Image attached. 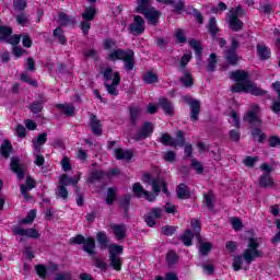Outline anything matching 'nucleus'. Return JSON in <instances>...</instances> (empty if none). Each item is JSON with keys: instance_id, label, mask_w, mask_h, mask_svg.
Here are the masks:
<instances>
[{"instance_id": "17", "label": "nucleus", "mask_w": 280, "mask_h": 280, "mask_svg": "<svg viewBox=\"0 0 280 280\" xmlns=\"http://www.w3.org/2000/svg\"><path fill=\"white\" fill-rule=\"evenodd\" d=\"M230 79L241 84H246V82H250V80H248V72L244 70H236L231 72Z\"/></svg>"}, {"instance_id": "11", "label": "nucleus", "mask_w": 280, "mask_h": 280, "mask_svg": "<svg viewBox=\"0 0 280 280\" xmlns=\"http://www.w3.org/2000/svg\"><path fill=\"white\" fill-rule=\"evenodd\" d=\"M114 237L118 240V242H121V240H126V233H128V226L124 223H110L109 224Z\"/></svg>"}, {"instance_id": "24", "label": "nucleus", "mask_w": 280, "mask_h": 280, "mask_svg": "<svg viewBox=\"0 0 280 280\" xmlns=\"http://www.w3.org/2000/svg\"><path fill=\"white\" fill-rule=\"evenodd\" d=\"M177 198L180 200H187V198H191V190L185 184H179L176 188Z\"/></svg>"}, {"instance_id": "13", "label": "nucleus", "mask_w": 280, "mask_h": 280, "mask_svg": "<svg viewBox=\"0 0 280 280\" xmlns=\"http://www.w3.org/2000/svg\"><path fill=\"white\" fill-rule=\"evenodd\" d=\"M90 127L96 137H102L103 130H102V121L97 118L96 115L91 114L90 115Z\"/></svg>"}, {"instance_id": "9", "label": "nucleus", "mask_w": 280, "mask_h": 280, "mask_svg": "<svg viewBox=\"0 0 280 280\" xmlns=\"http://www.w3.org/2000/svg\"><path fill=\"white\" fill-rule=\"evenodd\" d=\"M88 183H103V185H108L110 183V175L104 171H94L90 174Z\"/></svg>"}, {"instance_id": "58", "label": "nucleus", "mask_w": 280, "mask_h": 280, "mask_svg": "<svg viewBox=\"0 0 280 280\" xmlns=\"http://www.w3.org/2000/svg\"><path fill=\"white\" fill-rule=\"evenodd\" d=\"M162 156L166 163H174L176 161V153L174 151L162 152Z\"/></svg>"}, {"instance_id": "19", "label": "nucleus", "mask_w": 280, "mask_h": 280, "mask_svg": "<svg viewBox=\"0 0 280 280\" xmlns=\"http://www.w3.org/2000/svg\"><path fill=\"white\" fill-rule=\"evenodd\" d=\"M188 105L190 106V119L196 121L200 115V101L191 98L188 101Z\"/></svg>"}, {"instance_id": "63", "label": "nucleus", "mask_w": 280, "mask_h": 280, "mask_svg": "<svg viewBox=\"0 0 280 280\" xmlns=\"http://www.w3.org/2000/svg\"><path fill=\"white\" fill-rule=\"evenodd\" d=\"M205 205L210 209V211H213V192L205 195Z\"/></svg>"}, {"instance_id": "32", "label": "nucleus", "mask_w": 280, "mask_h": 280, "mask_svg": "<svg viewBox=\"0 0 280 280\" xmlns=\"http://www.w3.org/2000/svg\"><path fill=\"white\" fill-rule=\"evenodd\" d=\"M230 27L233 32H240L244 27V22H242L237 16L230 15L229 19Z\"/></svg>"}, {"instance_id": "41", "label": "nucleus", "mask_w": 280, "mask_h": 280, "mask_svg": "<svg viewBox=\"0 0 280 280\" xmlns=\"http://www.w3.org/2000/svg\"><path fill=\"white\" fill-rule=\"evenodd\" d=\"M186 12H187V14H192V16H195L196 21H198V23L200 25H202V23H205V19L202 18V14L196 8L188 7L186 9Z\"/></svg>"}, {"instance_id": "47", "label": "nucleus", "mask_w": 280, "mask_h": 280, "mask_svg": "<svg viewBox=\"0 0 280 280\" xmlns=\"http://www.w3.org/2000/svg\"><path fill=\"white\" fill-rule=\"evenodd\" d=\"M143 80L145 84H156V82H159V75L152 71L145 72L143 74Z\"/></svg>"}, {"instance_id": "61", "label": "nucleus", "mask_w": 280, "mask_h": 280, "mask_svg": "<svg viewBox=\"0 0 280 280\" xmlns=\"http://www.w3.org/2000/svg\"><path fill=\"white\" fill-rule=\"evenodd\" d=\"M175 38H176V43L178 44L187 43V37H185V31L182 28L176 31Z\"/></svg>"}, {"instance_id": "6", "label": "nucleus", "mask_w": 280, "mask_h": 280, "mask_svg": "<svg viewBox=\"0 0 280 280\" xmlns=\"http://www.w3.org/2000/svg\"><path fill=\"white\" fill-rule=\"evenodd\" d=\"M142 183L145 185H151L153 192L159 196L161 191L168 195L170 191H167V185H165V182L161 179V177H153L150 173L143 174L142 176Z\"/></svg>"}, {"instance_id": "14", "label": "nucleus", "mask_w": 280, "mask_h": 280, "mask_svg": "<svg viewBox=\"0 0 280 280\" xmlns=\"http://www.w3.org/2000/svg\"><path fill=\"white\" fill-rule=\"evenodd\" d=\"M142 14L144 15V19H147L150 25H156V23H159V19H161V12L156 10L154 7H152Z\"/></svg>"}, {"instance_id": "42", "label": "nucleus", "mask_w": 280, "mask_h": 280, "mask_svg": "<svg viewBox=\"0 0 280 280\" xmlns=\"http://www.w3.org/2000/svg\"><path fill=\"white\" fill-rule=\"evenodd\" d=\"M180 240L184 246H191V240H194V232H191V230H186L184 234L180 236Z\"/></svg>"}, {"instance_id": "5", "label": "nucleus", "mask_w": 280, "mask_h": 280, "mask_svg": "<svg viewBox=\"0 0 280 280\" xmlns=\"http://www.w3.org/2000/svg\"><path fill=\"white\" fill-rule=\"evenodd\" d=\"M232 93H249L256 97H261L268 93L266 90L257 86L253 81H246L245 83H235L231 88Z\"/></svg>"}, {"instance_id": "40", "label": "nucleus", "mask_w": 280, "mask_h": 280, "mask_svg": "<svg viewBox=\"0 0 280 280\" xmlns=\"http://www.w3.org/2000/svg\"><path fill=\"white\" fill-rule=\"evenodd\" d=\"M78 180L79 179L71 178V177H69V175L63 174V175H61L59 183H60V185H63L65 187L69 186V185H74V189H75V187H78Z\"/></svg>"}, {"instance_id": "37", "label": "nucleus", "mask_w": 280, "mask_h": 280, "mask_svg": "<svg viewBox=\"0 0 280 280\" xmlns=\"http://www.w3.org/2000/svg\"><path fill=\"white\" fill-rule=\"evenodd\" d=\"M52 36L60 43V45H67V37L61 27H57L52 31Z\"/></svg>"}, {"instance_id": "57", "label": "nucleus", "mask_w": 280, "mask_h": 280, "mask_svg": "<svg viewBox=\"0 0 280 280\" xmlns=\"http://www.w3.org/2000/svg\"><path fill=\"white\" fill-rule=\"evenodd\" d=\"M93 264L95 268H98V270H104V272L108 270V264H106L104 260L100 258H93Z\"/></svg>"}, {"instance_id": "20", "label": "nucleus", "mask_w": 280, "mask_h": 280, "mask_svg": "<svg viewBox=\"0 0 280 280\" xmlns=\"http://www.w3.org/2000/svg\"><path fill=\"white\" fill-rule=\"evenodd\" d=\"M271 88L273 89V91H276L277 95H278V100L273 98L272 100V105H271V110L272 113H280V82L276 81L271 84Z\"/></svg>"}, {"instance_id": "34", "label": "nucleus", "mask_w": 280, "mask_h": 280, "mask_svg": "<svg viewBox=\"0 0 280 280\" xmlns=\"http://www.w3.org/2000/svg\"><path fill=\"white\" fill-rule=\"evenodd\" d=\"M217 65H218V55H215V52H212L208 58V65H207L206 71H208V73H213V71H215Z\"/></svg>"}, {"instance_id": "12", "label": "nucleus", "mask_w": 280, "mask_h": 280, "mask_svg": "<svg viewBox=\"0 0 280 280\" xmlns=\"http://www.w3.org/2000/svg\"><path fill=\"white\" fill-rule=\"evenodd\" d=\"M129 110V122L130 126H137V124H139V120L141 119V107H139L138 105H131L128 107Z\"/></svg>"}, {"instance_id": "15", "label": "nucleus", "mask_w": 280, "mask_h": 280, "mask_svg": "<svg viewBox=\"0 0 280 280\" xmlns=\"http://www.w3.org/2000/svg\"><path fill=\"white\" fill-rule=\"evenodd\" d=\"M14 235H21L22 237H32L33 240H38L40 237V234L35 229H22L16 228L14 230Z\"/></svg>"}, {"instance_id": "18", "label": "nucleus", "mask_w": 280, "mask_h": 280, "mask_svg": "<svg viewBox=\"0 0 280 280\" xmlns=\"http://www.w3.org/2000/svg\"><path fill=\"white\" fill-rule=\"evenodd\" d=\"M258 187H260V189L275 187V179L269 174H262L258 177Z\"/></svg>"}, {"instance_id": "29", "label": "nucleus", "mask_w": 280, "mask_h": 280, "mask_svg": "<svg viewBox=\"0 0 280 280\" xmlns=\"http://www.w3.org/2000/svg\"><path fill=\"white\" fill-rule=\"evenodd\" d=\"M47 143V132L37 135V139L33 140V148L35 152H40V147Z\"/></svg>"}, {"instance_id": "53", "label": "nucleus", "mask_w": 280, "mask_h": 280, "mask_svg": "<svg viewBox=\"0 0 280 280\" xmlns=\"http://www.w3.org/2000/svg\"><path fill=\"white\" fill-rule=\"evenodd\" d=\"M119 75V72H114L113 68H106L103 71V78L106 80V82H110V80H115V77Z\"/></svg>"}, {"instance_id": "55", "label": "nucleus", "mask_w": 280, "mask_h": 280, "mask_svg": "<svg viewBox=\"0 0 280 280\" xmlns=\"http://www.w3.org/2000/svg\"><path fill=\"white\" fill-rule=\"evenodd\" d=\"M34 220H36V210H31L26 218L22 219L20 221V224H32V222H34Z\"/></svg>"}, {"instance_id": "22", "label": "nucleus", "mask_w": 280, "mask_h": 280, "mask_svg": "<svg viewBox=\"0 0 280 280\" xmlns=\"http://www.w3.org/2000/svg\"><path fill=\"white\" fill-rule=\"evenodd\" d=\"M121 82V77L115 75V79H113L112 84L104 83V86L110 95H119V91L117 90V86H119V83Z\"/></svg>"}, {"instance_id": "7", "label": "nucleus", "mask_w": 280, "mask_h": 280, "mask_svg": "<svg viewBox=\"0 0 280 280\" xmlns=\"http://www.w3.org/2000/svg\"><path fill=\"white\" fill-rule=\"evenodd\" d=\"M132 36H141L145 32V20L141 15H133V22L128 27Z\"/></svg>"}, {"instance_id": "27", "label": "nucleus", "mask_w": 280, "mask_h": 280, "mask_svg": "<svg viewBox=\"0 0 280 280\" xmlns=\"http://www.w3.org/2000/svg\"><path fill=\"white\" fill-rule=\"evenodd\" d=\"M114 153H115V158L118 161H130L133 156L132 151L130 150L115 149Z\"/></svg>"}, {"instance_id": "16", "label": "nucleus", "mask_w": 280, "mask_h": 280, "mask_svg": "<svg viewBox=\"0 0 280 280\" xmlns=\"http://www.w3.org/2000/svg\"><path fill=\"white\" fill-rule=\"evenodd\" d=\"M57 23L61 25V27H73V25H75V19L65 12H59Z\"/></svg>"}, {"instance_id": "44", "label": "nucleus", "mask_w": 280, "mask_h": 280, "mask_svg": "<svg viewBox=\"0 0 280 280\" xmlns=\"http://www.w3.org/2000/svg\"><path fill=\"white\" fill-rule=\"evenodd\" d=\"M174 148H183L185 145V132L178 130L175 132Z\"/></svg>"}, {"instance_id": "64", "label": "nucleus", "mask_w": 280, "mask_h": 280, "mask_svg": "<svg viewBox=\"0 0 280 280\" xmlns=\"http://www.w3.org/2000/svg\"><path fill=\"white\" fill-rule=\"evenodd\" d=\"M54 280H73L71 272H59L55 275Z\"/></svg>"}, {"instance_id": "45", "label": "nucleus", "mask_w": 280, "mask_h": 280, "mask_svg": "<svg viewBox=\"0 0 280 280\" xmlns=\"http://www.w3.org/2000/svg\"><path fill=\"white\" fill-rule=\"evenodd\" d=\"M0 152L4 159H10V152H12V144L10 141L5 140L1 147H0Z\"/></svg>"}, {"instance_id": "38", "label": "nucleus", "mask_w": 280, "mask_h": 280, "mask_svg": "<svg viewBox=\"0 0 280 280\" xmlns=\"http://www.w3.org/2000/svg\"><path fill=\"white\" fill-rule=\"evenodd\" d=\"M57 108L62 110L67 117H73V114L75 113V107H73L71 104H59L57 105Z\"/></svg>"}, {"instance_id": "62", "label": "nucleus", "mask_w": 280, "mask_h": 280, "mask_svg": "<svg viewBox=\"0 0 280 280\" xmlns=\"http://www.w3.org/2000/svg\"><path fill=\"white\" fill-rule=\"evenodd\" d=\"M191 166L197 172V174H203L205 173V167L202 166V164L198 160H196V159L191 160Z\"/></svg>"}, {"instance_id": "2", "label": "nucleus", "mask_w": 280, "mask_h": 280, "mask_svg": "<svg viewBox=\"0 0 280 280\" xmlns=\"http://www.w3.org/2000/svg\"><path fill=\"white\" fill-rule=\"evenodd\" d=\"M259 248V242L257 238L250 237L248 240L247 248L244 250L243 256H235L233 260V268L235 272L242 270V265L244 264V260L248 266L255 261V258L264 257V253L258 249Z\"/></svg>"}, {"instance_id": "25", "label": "nucleus", "mask_w": 280, "mask_h": 280, "mask_svg": "<svg viewBox=\"0 0 280 280\" xmlns=\"http://www.w3.org/2000/svg\"><path fill=\"white\" fill-rule=\"evenodd\" d=\"M224 58L228 62V65H231V67H235L237 62H240V56H237V51L235 50H224Z\"/></svg>"}, {"instance_id": "23", "label": "nucleus", "mask_w": 280, "mask_h": 280, "mask_svg": "<svg viewBox=\"0 0 280 280\" xmlns=\"http://www.w3.org/2000/svg\"><path fill=\"white\" fill-rule=\"evenodd\" d=\"M159 106L168 115V117H174V105L167 98H160Z\"/></svg>"}, {"instance_id": "31", "label": "nucleus", "mask_w": 280, "mask_h": 280, "mask_svg": "<svg viewBox=\"0 0 280 280\" xmlns=\"http://www.w3.org/2000/svg\"><path fill=\"white\" fill-rule=\"evenodd\" d=\"M188 45H190L191 49H194L197 59L200 60V58H202V50L205 49L202 44H200V42L197 39H189Z\"/></svg>"}, {"instance_id": "59", "label": "nucleus", "mask_w": 280, "mask_h": 280, "mask_svg": "<svg viewBox=\"0 0 280 280\" xmlns=\"http://www.w3.org/2000/svg\"><path fill=\"white\" fill-rule=\"evenodd\" d=\"M35 270L40 279H47V267L45 265H37Z\"/></svg>"}, {"instance_id": "39", "label": "nucleus", "mask_w": 280, "mask_h": 280, "mask_svg": "<svg viewBox=\"0 0 280 280\" xmlns=\"http://www.w3.org/2000/svg\"><path fill=\"white\" fill-rule=\"evenodd\" d=\"M15 21L18 25H27L30 24V14H27L25 11H20L15 16Z\"/></svg>"}, {"instance_id": "46", "label": "nucleus", "mask_w": 280, "mask_h": 280, "mask_svg": "<svg viewBox=\"0 0 280 280\" xmlns=\"http://www.w3.org/2000/svg\"><path fill=\"white\" fill-rule=\"evenodd\" d=\"M10 36H12V27L1 25L0 26V40H3V43H5V40L8 38H10Z\"/></svg>"}, {"instance_id": "50", "label": "nucleus", "mask_w": 280, "mask_h": 280, "mask_svg": "<svg viewBox=\"0 0 280 280\" xmlns=\"http://www.w3.org/2000/svg\"><path fill=\"white\" fill-rule=\"evenodd\" d=\"M160 143H162L163 145H170L172 148H174V138H172V136H170V133H162V136L160 137Z\"/></svg>"}, {"instance_id": "3", "label": "nucleus", "mask_w": 280, "mask_h": 280, "mask_svg": "<svg viewBox=\"0 0 280 280\" xmlns=\"http://www.w3.org/2000/svg\"><path fill=\"white\" fill-rule=\"evenodd\" d=\"M259 113V105H253L252 110H249L244 116V121L249 124L250 135L253 139H257L258 143H264L266 141V133L259 129L261 126V119L257 114Z\"/></svg>"}, {"instance_id": "35", "label": "nucleus", "mask_w": 280, "mask_h": 280, "mask_svg": "<svg viewBox=\"0 0 280 280\" xmlns=\"http://www.w3.org/2000/svg\"><path fill=\"white\" fill-rule=\"evenodd\" d=\"M257 56L260 60H268L270 58V48L264 45H257Z\"/></svg>"}, {"instance_id": "21", "label": "nucleus", "mask_w": 280, "mask_h": 280, "mask_svg": "<svg viewBox=\"0 0 280 280\" xmlns=\"http://www.w3.org/2000/svg\"><path fill=\"white\" fill-rule=\"evenodd\" d=\"M196 240L199 243V253L203 257L209 255L211 253V248H213V245L211 243L202 242V236L200 234H196Z\"/></svg>"}, {"instance_id": "28", "label": "nucleus", "mask_w": 280, "mask_h": 280, "mask_svg": "<svg viewBox=\"0 0 280 280\" xmlns=\"http://www.w3.org/2000/svg\"><path fill=\"white\" fill-rule=\"evenodd\" d=\"M83 250L84 253H88V255L93 257V255H95V238H85V242L83 243Z\"/></svg>"}, {"instance_id": "30", "label": "nucleus", "mask_w": 280, "mask_h": 280, "mask_svg": "<svg viewBox=\"0 0 280 280\" xmlns=\"http://www.w3.org/2000/svg\"><path fill=\"white\" fill-rule=\"evenodd\" d=\"M152 9V0H138V4L136 7V12L138 14H143Z\"/></svg>"}, {"instance_id": "60", "label": "nucleus", "mask_w": 280, "mask_h": 280, "mask_svg": "<svg viewBox=\"0 0 280 280\" xmlns=\"http://www.w3.org/2000/svg\"><path fill=\"white\" fill-rule=\"evenodd\" d=\"M119 207L125 210V213H128V209H130V195L125 196L119 201Z\"/></svg>"}, {"instance_id": "48", "label": "nucleus", "mask_w": 280, "mask_h": 280, "mask_svg": "<svg viewBox=\"0 0 280 280\" xmlns=\"http://www.w3.org/2000/svg\"><path fill=\"white\" fill-rule=\"evenodd\" d=\"M25 8H27L26 0H13L14 12H25Z\"/></svg>"}, {"instance_id": "43", "label": "nucleus", "mask_w": 280, "mask_h": 280, "mask_svg": "<svg viewBox=\"0 0 280 280\" xmlns=\"http://www.w3.org/2000/svg\"><path fill=\"white\" fill-rule=\"evenodd\" d=\"M95 14H97V11L95 10V8L90 7L88 9L84 10V12L82 13V19L83 21H93L95 19Z\"/></svg>"}, {"instance_id": "1", "label": "nucleus", "mask_w": 280, "mask_h": 280, "mask_svg": "<svg viewBox=\"0 0 280 280\" xmlns=\"http://www.w3.org/2000/svg\"><path fill=\"white\" fill-rule=\"evenodd\" d=\"M96 241L101 249L108 248L110 268L117 271L121 270V257L119 255L124 253V247L118 244L108 245L109 238L106 232L96 233Z\"/></svg>"}, {"instance_id": "54", "label": "nucleus", "mask_w": 280, "mask_h": 280, "mask_svg": "<svg viewBox=\"0 0 280 280\" xmlns=\"http://www.w3.org/2000/svg\"><path fill=\"white\" fill-rule=\"evenodd\" d=\"M20 80H21L22 82H26V84H30L31 86H35V88L38 86V81L32 79V78L30 77V74H27V73H25V72H23V73L21 74Z\"/></svg>"}, {"instance_id": "49", "label": "nucleus", "mask_w": 280, "mask_h": 280, "mask_svg": "<svg viewBox=\"0 0 280 280\" xmlns=\"http://www.w3.org/2000/svg\"><path fill=\"white\" fill-rule=\"evenodd\" d=\"M117 198V189L108 188L107 189V198L105 199L106 205H113Z\"/></svg>"}, {"instance_id": "26", "label": "nucleus", "mask_w": 280, "mask_h": 280, "mask_svg": "<svg viewBox=\"0 0 280 280\" xmlns=\"http://www.w3.org/2000/svg\"><path fill=\"white\" fill-rule=\"evenodd\" d=\"M45 102H47L45 96H39V98L34 101L30 106L31 113H33V115H38V113H43V105L45 104Z\"/></svg>"}, {"instance_id": "56", "label": "nucleus", "mask_w": 280, "mask_h": 280, "mask_svg": "<svg viewBox=\"0 0 280 280\" xmlns=\"http://www.w3.org/2000/svg\"><path fill=\"white\" fill-rule=\"evenodd\" d=\"M56 196L62 198V200H67V198H69V191L67 190V186L61 184L56 191Z\"/></svg>"}, {"instance_id": "10", "label": "nucleus", "mask_w": 280, "mask_h": 280, "mask_svg": "<svg viewBox=\"0 0 280 280\" xmlns=\"http://www.w3.org/2000/svg\"><path fill=\"white\" fill-rule=\"evenodd\" d=\"M10 167L13 174H16L19 180L25 178V166L21 163L19 158H11Z\"/></svg>"}, {"instance_id": "51", "label": "nucleus", "mask_w": 280, "mask_h": 280, "mask_svg": "<svg viewBox=\"0 0 280 280\" xmlns=\"http://www.w3.org/2000/svg\"><path fill=\"white\" fill-rule=\"evenodd\" d=\"M132 191H133V196H136V198H143V195L145 194V189L139 183L133 184Z\"/></svg>"}, {"instance_id": "4", "label": "nucleus", "mask_w": 280, "mask_h": 280, "mask_svg": "<svg viewBox=\"0 0 280 280\" xmlns=\"http://www.w3.org/2000/svg\"><path fill=\"white\" fill-rule=\"evenodd\" d=\"M107 58L113 62H115V60H122V62H125L124 67L126 71H132V69H135V51L130 49L124 50L117 48L107 55Z\"/></svg>"}, {"instance_id": "36", "label": "nucleus", "mask_w": 280, "mask_h": 280, "mask_svg": "<svg viewBox=\"0 0 280 280\" xmlns=\"http://www.w3.org/2000/svg\"><path fill=\"white\" fill-rule=\"evenodd\" d=\"M207 28L212 38H215L218 36V32H220V28L218 27L215 18H210Z\"/></svg>"}, {"instance_id": "8", "label": "nucleus", "mask_w": 280, "mask_h": 280, "mask_svg": "<svg viewBox=\"0 0 280 280\" xmlns=\"http://www.w3.org/2000/svg\"><path fill=\"white\" fill-rule=\"evenodd\" d=\"M154 132V125L148 121L144 122L143 126L133 135L132 139L135 141H143V139H148L150 135Z\"/></svg>"}, {"instance_id": "33", "label": "nucleus", "mask_w": 280, "mask_h": 280, "mask_svg": "<svg viewBox=\"0 0 280 280\" xmlns=\"http://www.w3.org/2000/svg\"><path fill=\"white\" fill-rule=\"evenodd\" d=\"M179 80L186 89H191V86H194V77H191V73L185 69L184 75Z\"/></svg>"}, {"instance_id": "52", "label": "nucleus", "mask_w": 280, "mask_h": 280, "mask_svg": "<svg viewBox=\"0 0 280 280\" xmlns=\"http://www.w3.org/2000/svg\"><path fill=\"white\" fill-rule=\"evenodd\" d=\"M166 261L168 266H174L175 264H178V254H176V252L174 250H170L166 254Z\"/></svg>"}]
</instances>
